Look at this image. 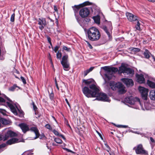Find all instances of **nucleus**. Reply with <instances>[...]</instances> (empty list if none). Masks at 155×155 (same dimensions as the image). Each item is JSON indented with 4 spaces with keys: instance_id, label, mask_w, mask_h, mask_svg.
I'll return each instance as SVG.
<instances>
[{
    "instance_id": "f257e3e1",
    "label": "nucleus",
    "mask_w": 155,
    "mask_h": 155,
    "mask_svg": "<svg viewBox=\"0 0 155 155\" xmlns=\"http://www.w3.org/2000/svg\"><path fill=\"white\" fill-rule=\"evenodd\" d=\"M87 36L88 39L91 41H98L101 37V34L99 30L95 27L89 28L87 31Z\"/></svg>"
},
{
    "instance_id": "f03ea898",
    "label": "nucleus",
    "mask_w": 155,
    "mask_h": 155,
    "mask_svg": "<svg viewBox=\"0 0 155 155\" xmlns=\"http://www.w3.org/2000/svg\"><path fill=\"white\" fill-rule=\"evenodd\" d=\"M92 91L90 90L87 87H84L82 89V91L84 94L87 97H95L98 91V87L94 84H92L89 86Z\"/></svg>"
},
{
    "instance_id": "7ed1b4c3",
    "label": "nucleus",
    "mask_w": 155,
    "mask_h": 155,
    "mask_svg": "<svg viewBox=\"0 0 155 155\" xmlns=\"http://www.w3.org/2000/svg\"><path fill=\"white\" fill-rule=\"evenodd\" d=\"M102 68L107 71L104 75L108 80H110L111 78L114 73L117 72L118 71L117 68L114 67H109L108 66H105L102 67Z\"/></svg>"
},
{
    "instance_id": "20e7f679",
    "label": "nucleus",
    "mask_w": 155,
    "mask_h": 155,
    "mask_svg": "<svg viewBox=\"0 0 155 155\" xmlns=\"http://www.w3.org/2000/svg\"><path fill=\"white\" fill-rule=\"evenodd\" d=\"M118 71L121 73L127 74L129 75V77H132L134 74L133 70L127 68L124 64H122L121 66L119 67Z\"/></svg>"
},
{
    "instance_id": "39448f33",
    "label": "nucleus",
    "mask_w": 155,
    "mask_h": 155,
    "mask_svg": "<svg viewBox=\"0 0 155 155\" xmlns=\"http://www.w3.org/2000/svg\"><path fill=\"white\" fill-rule=\"evenodd\" d=\"M95 97H96L95 100L109 102L110 101V100L106 94L103 93H99V90L98 88Z\"/></svg>"
},
{
    "instance_id": "423d86ee",
    "label": "nucleus",
    "mask_w": 155,
    "mask_h": 155,
    "mask_svg": "<svg viewBox=\"0 0 155 155\" xmlns=\"http://www.w3.org/2000/svg\"><path fill=\"white\" fill-rule=\"evenodd\" d=\"M68 55L63 56L61 61V64L63 66L64 69L66 71H68L70 69V64L68 62Z\"/></svg>"
},
{
    "instance_id": "0eeeda50",
    "label": "nucleus",
    "mask_w": 155,
    "mask_h": 155,
    "mask_svg": "<svg viewBox=\"0 0 155 155\" xmlns=\"http://www.w3.org/2000/svg\"><path fill=\"white\" fill-rule=\"evenodd\" d=\"M124 102L130 105H133L137 103L140 104V101L138 98H134L132 96L127 97L124 99Z\"/></svg>"
},
{
    "instance_id": "6e6552de",
    "label": "nucleus",
    "mask_w": 155,
    "mask_h": 155,
    "mask_svg": "<svg viewBox=\"0 0 155 155\" xmlns=\"http://www.w3.org/2000/svg\"><path fill=\"white\" fill-rule=\"evenodd\" d=\"M90 13V10L87 7H84L81 8L79 11L80 16L82 18H85L87 17Z\"/></svg>"
},
{
    "instance_id": "1a4fd4ad",
    "label": "nucleus",
    "mask_w": 155,
    "mask_h": 155,
    "mask_svg": "<svg viewBox=\"0 0 155 155\" xmlns=\"http://www.w3.org/2000/svg\"><path fill=\"white\" fill-rule=\"evenodd\" d=\"M134 149L135 150L136 153L137 154H148L147 152L143 149V146L141 144L138 145L137 147H134Z\"/></svg>"
},
{
    "instance_id": "9d476101",
    "label": "nucleus",
    "mask_w": 155,
    "mask_h": 155,
    "mask_svg": "<svg viewBox=\"0 0 155 155\" xmlns=\"http://www.w3.org/2000/svg\"><path fill=\"white\" fill-rule=\"evenodd\" d=\"M91 4V3L87 1L84 2L82 4H80L78 5H75L72 6V8L74 11V15H75L77 13L80 8L81 7H83L86 5H90Z\"/></svg>"
},
{
    "instance_id": "9b49d317",
    "label": "nucleus",
    "mask_w": 155,
    "mask_h": 155,
    "mask_svg": "<svg viewBox=\"0 0 155 155\" xmlns=\"http://www.w3.org/2000/svg\"><path fill=\"white\" fill-rule=\"evenodd\" d=\"M138 89L141 94L142 98L145 100H147L148 92V89L141 87H139Z\"/></svg>"
},
{
    "instance_id": "f8f14e48",
    "label": "nucleus",
    "mask_w": 155,
    "mask_h": 155,
    "mask_svg": "<svg viewBox=\"0 0 155 155\" xmlns=\"http://www.w3.org/2000/svg\"><path fill=\"white\" fill-rule=\"evenodd\" d=\"M38 21V24L41 25L39 26V28L41 30H42L44 28L45 26L47 25L45 18H39Z\"/></svg>"
},
{
    "instance_id": "ddd939ff",
    "label": "nucleus",
    "mask_w": 155,
    "mask_h": 155,
    "mask_svg": "<svg viewBox=\"0 0 155 155\" xmlns=\"http://www.w3.org/2000/svg\"><path fill=\"white\" fill-rule=\"evenodd\" d=\"M121 81L128 87L132 86L134 85V82L131 79L123 78L121 79Z\"/></svg>"
},
{
    "instance_id": "4468645a",
    "label": "nucleus",
    "mask_w": 155,
    "mask_h": 155,
    "mask_svg": "<svg viewBox=\"0 0 155 155\" xmlns=\"http://www.w3.org/2000/svg\"><path fill=\"white\" fill-rule=\"evenodd\" d=\"M126 16L128 20L130 21H136L138 20V18L136 15H134L132 13H127Z\"/></svg>"
},
{
    "instance_id": "2eb2a0df",
    "label": "nucleus",
    "mask_w": 155,
    "mask_h": 155,
    "mask_svg": "<svg viewBox=\"0 0 155 155\" xmlns=\"http://www.w3.org/2000/svg\"><path fill=\"white\" fill-rule=\"evenodd\" d=\"M136 78L137 81L139 83L142 84L145 82V79L142 74H136Z\"/></svg>"
},
{
    "instance_id": "dca6fc26",
    "label": "nucleus",
    "mask_w": 155,
    "mask_h": 155,
    "mask_svg": "<svg viewBox=\"0 0 155 155\" xmlns=\"http://www.w3.org/2000/svg\"><path fill=\"white\" fill-rule=\"evenodd\" d=\"M118 84V87L117 89H118L119 93L121 94H123L125 93L126 91L125 89V87L124 85L120 82H119Z\"/></svg>"
},
{
    "instance_id": "f3484780",
    "label": "nucleus",
    "mask_w": 155,
    "mask_h": 155,
    "mask_svg": "<svg viewBox=\"0 0 155 155\" xmlns=\"http://www.w3.org/2000/svg\"><path fill=\"white\" fill-rule=\"evenodd\" d=\"M20 142H24V141L17 138H13L8 140L6 142V144L7 145H11Z\"/></svg>"
},
{
    "instance_id": "a211bd4d",
    "label": "nucleus",
    "mask_w": 155,
    "mask_h": 155,
    "mask_svg": "<svg viewBox=\"0 0 155 155\" xmlns=\"http://www.w3.org/2000/svg\"><path fill=\"white\" fill-rule=\"evenodd\" d=\"M19 126L20 127L24 133H26L27 131L29 130L28 126L25 123H23L20 124H19Z\"/></svg>"
},
{
    "instance_id": "6ab92c4d",
    "label": "nucleus",
    "mask_w": 155,
    "mask_h": 155,
    "mask_svg": "<svg viewBox=\"0 0 155 155\" xmlns=\"http://www.w3.org/2000/svg\"><path fill=\"white\" fill-rule=\"evenodd\" d=\"M119 82L116 83L114 81H111L109 83V86L110 88L113 91L116 90L118 87Z\"/></svg>"
},
{
    "instance_id": "aec40b11",
    "label": "nucleus",
    "mask_w": 155,
    "mask_h": 155,
    "mask_svg": "<svg viewBox=\"0 0 155 155\" xmlns=\"http://www.w3.org/2000/svg\"><path fill=\"white\" fill-rule=\"evenodd\" d=\"M6 103L7 105L10 108L11 111L14 114H17V111L15 107L12 104L8 102H6Z\"/></svg>"
},
{
    "instance_id": "412c9836",
    "label": "nucleus",
    "mask_w": 155,
    "mask_h": 155,
    "mask_svg": "<svg viewBox=\"0 0 155 155\" xmlns=\"http://www.w3.org/2000/svg\"><path fill=\"white\" fill-rule=\"evenodd\" d=\"M102 28L107 34L109 39L111 38H112V37L111 35L110 32L111 31L112 28H110V29H108L105 26H103Z\"/></svg>"
},
{
    "instance_id": "4be33fe9",
    "label": "nucleus",
    "mask_w": 155,
    "mask_h": 155,
    "mask_svg": "<svg viewBox=\"0 0 155 155\" xmlns=\"http://www.w3.org/2000/svg\"><path fill=\"white\" fill-rule=\"evenodd\" d=\"M149 96L150 99L155 100V90H152L150 91Z\"/></svg>"
},
{
    "instance_id": "5701e85b",
    "label": "nucleus",
    "mask_w": 155,
    "mask_h": 155,
    "mask_svg": "<svg viewBox=\"0 0 155 155\" xmlns=\"http://www.w3.org/2000/svg\"><path fill=\"white\" fill-rule=\"evenodd\" d=\"M19 135L18 132L15 133L11 130H9L7 132L5 136H18Z\"/></svg>"
},
{
    "instance_id": "b1692460",
    "label": "nucleus",
    "mask_w": 155,
    "mask_h": 155,
    "mask_svg": "<svg viewBox=\"0 0 155 155\" xmlns=\"http://www.w3.org/2000/svg\"><path fill=\"white\" fill-rule=\"evenodd\" d=\"M94 82V80L92 79H87V80H83V82H84L86 85H89L91 84H94L93 83Z\"/></svg>"
},
{
    "instance_id": "393cba45",
    "label": "nucleus",
    "mask_w": 155,
    "mask_h": 155,
    "mask_svg": "<svg viewBox=\"0 0 155 155\" xmlns=\"http://www.w3.org/2000/svg\"><path fill=\"white\" fill-rule=\"evenodd\" d=\"M30 130L31 131L34 132L35 133L36 136H40L38 130L36 127H31Z\"/></svg>"
},
{
    "instance_id": "a878e982",
    "label": "nucleus",
    "mask_w": 155,
    "mask_h": 155,
    "mask_svg": "<svg viewBox=\"0 0 155 155\" xmlns=\"http://www.w3.org/2000/svg\"><path fill=\"white\" fill-rule=\"evenodd\" d=\"M147 83L150 87L153 89L155 88V83L154 82L148 80Z\"/></svg>"
},
{
    "instance_id": "bb28decb",
    "label": "nucleus",
    "mask_w": 155,
    "mask_h": 155,
    "mask_svg": "<svg viewBox=\"0 0 155 155\" xmlns=\"http://www.w3.org/2000/svg\"><path fill=\"white\" fill-rule=\"evenodd\" d=\"M94 22L97 24H99L100 23V18L99 16H97L93 17Z\"/></svg>"
},
{
    "instance_id": "cd10ccee",
    "label": "nucleus",
    "mask_w": 155,
    "mask_h": 155,
    "mask_svg": "<svg viewBox=\"0 0 155 155\" xmlns=\"http://www.w3.org/2000/svg\"><path fill=\"white\" fill-rule=\"evenodd\" d=\"M94 67H91L89 69L84 71V77L86 76L87 74H88L90 72L92 71L94 69Z\"/></svg>"
},
{
    "instance_id": "c85d7f7f",
    "label": "nucleus",
    "mask_w": 155,
    "mask_h": 155,
    "mask_svg": "<svg viewBox=\"0 0 155 155\" xmlns=\"http://www.w3.org/2000/svg\"><path fill=\"white\" fill-rule=\"evenodd\" d=\"M150 54L149 51L147 50H146L143 53V55L145 58L148 59L150 57Z\"/></svg>"
},
{
    "instance_id": "c756f323",
    "label": "nucleus",
    "mask_w": 155,
    "mask_h": 155,
    "mask_svg": "<svg viewBox=\"0 0 155 155\" xmlns=\"http://www.w3.org/2000/svg\"><path fill=\"white\" fill-rule=\"evenodd\" d=\"M0 121L4 124H7L8 123V121L7 119L1 117H0Z\"/></svg>"
},
{
    "instance_id": "7c9ffc66",
    "label": "nucleus",
    "mask_w": 155,
    "mask_h": 155,
    "mask_svg": "<svg viewBox=\"0 0 155 155\" xmlns=\"http://www.w3.org/2000/svg\"><path fill=\"white\" fill-rule=\"evenodd\" d=\"M2 136H0V140H3L4 141H5L7 140V138L8 136H5V137L3 139H2ZM6 144H3L2 145H0V148L4 147L5 146Z\"/></svg>"
},
{
    "instance_id": "2f4dec72",
    "label": "nucleus",
    "mask_w": 155,
    "mask_h": 155,
    "mask_svg": "<svg viewBox=\"0 0 155 155\" xmlns=\"http://www.w3.org/2000/svg\"><path fill=\"white\" fill-rule=\"evenodd\" d=\"M137 23L136 25L135 26V28L136 30L140 31V24L139 21V20L138 21H137Z\"/></svg>"
},
{
    "instance_id": "473e14b6",
    "label": "nucleus",
    "mask_w": 155,
    "mask_h": 155,
    "mask_svg": "<svg viewBox=\"0 0 155 155\" xmlns=\"http://www.w3.org/2000/svg\"><path fill=\"white\" fill-rule=\"evenodd\" d=\"M129 49L133 52H139L140 51V49L137 48H130Z\"/></svg>"
},
{
    "instance_id": "72a5a7b5",
    "label": "nucleus",
    "mask_w": 155,
    "mask_h": 155,
    "mask_svg": "<svg viewBox=\"0 0 155 155\" xmlns=\"http://www.w3.org/2000/svg\"><path fill=\"white\" fill-rule=\"evenodd\" d=\"M54 138V139L55 141L57 143H62V140L60 138L58 137Z\"/></svg>"
},
{
    "instance_id": "f704fd0d",
    "label": "nucleus",
    "mask_w": 155,
    "mask_h": 155,
    "mask_svg": "<svg viewBox=\"0 0 155 155\" xmlns=\"http://www.w3.org/2000/svg\"><path fill=\"white\" fill-rule=\"evenodd\" d=\"M17 87H18V86L16 84H15L12 86L10 87L9 90L10 91H14Z\"/></svg>"
},
{
    "instance_id": "c9c22d12",
    "label": "nucleus",
    "mask_w": 155,
    "mask_h": 155,
    "mask_svg": "<svg viewBox=\"0 0 155 155\" xmlns=\"http://www.w3.org/2000/svg\"><path fill=\"white\" fill-rule=\"evenodd\" d=\"M45 127L48 129L49 130L51 131H52V128L51 126L49 124H47L45 125Z\"/></svg>"
},
{
    "instance_id": "e433bc0d",
    "label": "nucleus",
    "mask_w": 155,
    "mask_h": 155,
    "mask_svg": "<svg viewBox=\"0 0 155 155\" xmlns=\"http://www.w3.org/2000/svg\"><path fill=\"white\" fill-rule=\"evenodd\" d=\"M0 113L4 115H6V111L4 109L0 108Z\"/></svg>"
},
{
    "instance_id": "4c0bfd02",
    "label": "nucleus",
    "mask_w": 155,
    "mask_h": 155,
    "mask_svg": "<svg viewBox=\"0 0 155 155\" xmlns=\"http://www.w3.org/2000/svg\"><path fill=\"white\" fill-rule=\"evenodd\" d=\"M61 52H59V51H58L56 54L57 58L61 59Z\"/></svg>"
},
{
    "instance_id": "58836bf2",
    "label": "nucleus",
    "mask_w": 155,
    "mask_h": 155,
    "mask_svg": "<svg viewBox=\"0 0 155 155\" xmlns=\"http://www.w3.org/2000/svg\"><path fill=\"white\" fill-rule=\"evenodd\" d=\"M52 131L54 134L56 136H63L61 134H60L58 132L55 130H52Z\"/></svg>"
},
{
    "instance_id": "ea45409f",
    "label": "nucleus",
    "mask_w": 155,
    "mask_h": 155,
    "mask_svg": "<svg viewBox=\"0 0 155 155\" xmlns=\"http://www.w3.org/2000/svg\"><path fill=\"white\" fill-rule=\"evenodd\" d=\"M15 14L14 13L13 14H12L11 17L10 18V21L12 22H13L15 20Z\"/></svg>"
},
{
    "instance_id": "a19ab883",
    "label": "nucleus",
    "mask_w": 155,
    "mask_h": 155,
    "mask_svg": "<svg viewBox=\"0 0 155 155\" xmlns=\"http://www.w3.org/2000/svg\"><path fill=\"white\" fill-rule=\"evenodd\" d=\"M63 49L64 50L66 51H67L69 52L71 51V49L70 48H68L66 46H63Z\"/></svg>"
},
{
    "instance_id": "79ce46f5",
    "label": "nucleus",
    "mask_w": 155,
    "mask_h": 155,
    "mask_svg": "<svg viewBox=\"0 0 155 155\" xmlns=\"http://www.w3.org/2000/svg\"><path fill=\"white\" fill-rule=\"evenodd\" d=\"M21 79L22 81L23 82L24 84H25L26 83V80L25 78L22 76L21 77Z\"/></svg>"
},
{
    "instance_id": "37998d69",
    "label": "nucleus",
    "mask_w": 155,
    "mask_h": 155,
    "mask_svg": "<svg viewBox=\"0 0 155 155\" xmlns=\"http://www.w3.org/2000/svg\"><path fill=\"white\" fill-rule=\"evenodd\" d=\"M47 39H48V42H49L50 45L51 46L52 48L53 49V46H52V45L51 41V39L49 37H47Z\"/></svg>"
},
{
    "instance_id": "c03bdc74",
    "label": "nucleus",
    "mask_w": 155,
    "mask_h": 155,
    "mask_svg": "<svg viewBox=\"0 0 155 155\" xmlns=\"http://www.w3.org/2000/svg\"><path fill=\"white\" fill-rule=\"evenodd\" d=\"M49 97L51 100L53 99L54 98V94L53 92H51L49 94Z\"/></svg>"
},
{
    "instance_id": "a18cd8bd",
    "label": "nucleus",
    "mask_w": 155,
    "mask_h": 155,
    "mask_svg": "<svg viewBox=\"0 0 155 155\" xmlns=\"http://www.w3.org/2000/svg\"><path fill=\"white\" fill-rule=\"evenodd\" d=\"M59 48V46H56L54 47V52L56 53L57 52V51L58 50Z\"/></svg>"
},
{
    "instance_id": "49530a36",
    "label": "nucleus",
    "mask_w": 155,
    "mask_h": 155,
    "mask_svg": "<svg viewBox=\"0 0 155 155\" xmlns=\"http://www.w3.org/2000/svg\"><path fill=\"white\" fill-rule=\"evenodd\" d=\"M32 105L33 106V109L35 111L37 109V107L35 105L34 102L32 103Z\"/></svg>"
},
{
    "instance_id": "de8ad7c7",
    "label": "nucleus",
    "mask_w": 155,
    "mask_h": 155,
    "mask_svg": "<svg viewBox=\"0 0 155 155\" xmlns=\"http://www.w3.org/2000/svg\"><path fill=\"white\" fill-rule=\"evenodd\" d=\"M116 126L118 127H123V128H126L127 127V126L126 125H119Z\"/></svg>"
},
{
    "instance_id": "09e8293b",
    "label": "nucleus",
    "mask_w": 155,
    "mask_h": 155,
    "mask_svg": "<svg viewBox=\"0 0 155 155\" xmlns=\"http://www.w3.org/2000/svg\"><path fill=\"white\" fill-rule=\"evenodd\" d=\"M105 146L106 147V148H107V151L108 152H109V151L110 150V148L109 147L107 143H105Z\"/></svg>"
},
{
    "instance_id": "8fccbe9b",
    "label": "nucleus",
    "mask_w": 155,
    "mask_h": 155,
    "mask_svg": "<svg viewBox=\"0 0 155 155\" xmlns=\"http://www.w3.org/2000/svg\"><path fill=\"white\" fill-rule=\"evenodd\" d=\"M109 133V134L110 135H114V133H115V131H114V130H113L112 131V132H108Z\"/></svg>"
},
{
    "instance_id": "3c124183",
    "label": "nucleus",
    "mask_w": 155,
    "mask_h": 155,
    "mask_svg": "<svg viewBox=\"0 0 155 155\" xmlns=\"http://www.w3.org/2000/svg\"><path fill=\"white\" fill-rule=\"evenodd\" d=\"M5 102L4 99L0 97V102Z\"/></svg>"
},
{
    "instance_id": "603ef678",
    "label": "nucleus",
    "mask_w": 155,
    "mask_h": 155,
    "mask_svg": "<svg viewBox=\"0 0 155 155\" xmlns=\"http://www.w3.org/2000/svg\"><path fill=\"white\" fill-rule=\"evenodd\" d=\"M86 42L89 48L91 49H92V45L89 43L88 41H86Z\"/></svg>"
},
{
    "instance_id": "864d4df0",
    "label": "nucleus",
    "mask_w": 155,
    "mask_h": 155,
    "mask_svg": "<svg viewBox=\"0 0 155 155\" xmlns=\"http://www.w3.org/2000/svg\"><path fill=\"white\" fill-rule=\"evenodd\" d=\"M150 143H154L155 142L154 140L152 137H150Z\"/></svg>"
},
{
    "instance_id": "5fc2aeb1",
    "label": "nucleus",
    "mask_w": 155,
    "mask_h": 155,
    "mask_svg": "<svg viewBox=\"0 0 155 155\" xmlns=\"http://www.w3.org/2000/svg\"><path fill=\"white\" fill-rule=\"evenodd\" d=\"M63 149H64V150H66L68 152H72V151L71 150H69L68 149H67L66 148H63Z\"/></svg>"
},
{
    "instance_id": "6e6d98bb",
    "label": "nucleus",
    "mask_w": 155,
    "mask_h": 155,
    "mask_svg": "<svg viewBox=\"0 0 155 155\" xmlns=\"http://www.w3.org/2000/svg\"><path fill=\"white\" fill-rule=\"evenodd\" d=\"M4 97H5L9 101L12 102V101L10 100V99L8 97H7L6 95L4 96Z\"/></svg>"
},
{
    "instance_id": "4d7b16f0",
    "label": "nucleus",
    "mask_w": 155,
    "mask_h": 155,
    "mask_svg": "<svg viewBox=\"0 0 155 155\" xmlns=\"http://www.w3.org/2000/svg\"><path fill=\"white\" fill-rule=\"evenodd\" d=\"M65 101L66 102L67 104L70 107V104L69 103V102L68 100V99H65Z\"/></svg>"
},
{
    "instance_id": "13d9d810",
    "label": "nucleus",
    "mask_w": 155,
    "mask_h": 155,
    "mask_svg": "<svg viewBox=\"0 0 155 155\" xmlns=\"http://www.w3.org/2000/svg\"><path fill=\"white\" fill-rule=\"evenodd\" d=\"M54 10L56 11V12H57L58 11V9H57V8L56 7V6H55V5H54Z\"/></svg>"
},
{
    "instance_id": "bf43d9fd",
    "label": "nucleus",
    "mask_w": 155,
    "mask_h": 155,
    "mask_svg": "<svg viewBox=\"0 0 155 155\" xmlns=\"http://www.w3.org/2000/svg\"><path fill=\"white\" fill-rule=\"evenodd\" d=\"M54 81H55V85H58V84L57 82V80H56V78H55Z\"/></svg>"
},
{
    "instance_id": "052dcab7",
    "label": "nucleus",
    "mask_w": 155,
    "mask_h": 155,
    "mask_svg": "<svg viewBox=\"0 0 155 155\" xmlns=\"http://www.w3.org/2000/svg\"><path fill=\"white\" fill-rule=\"evenodd\" d=\"M96 131L97 133V134L99 135V136H101V134L97 131L96 130Z\"/></svg>"
},
{
    "instance_id": "680f3d73",
    "label": "nucleus",
    "mask_w": 155,
    "mask_h": 155,
    "mask_svg": "<svg viewBox=\"0 0 155 155\" xmlns=\"http://www.w3.org/2000/svg\"><path fill=\"white\" fill-rule=\"evenodd\" d=\"M19 112L20 113V114H21V115H23L24 112H23V111H20L19 110Z\"/></svg>"
},
{
    "instance_id": "e2e57ef3",
    "label": "nucleus",
    "mask_w": 155,
    "mask_h": 155,
    "mask_svg": "<svg viewBox=\"0 0 155 155\" xmlns=\"http://www.w3.org/2000/svg\"><path fill=\"white\" fill-rule=\"evenodd\" d=\"M149 2H155V0H148Z\"/></svg>"
},
{
    "instance_id": "0e129e2a",
    "label": "nucleus",
    "mask_w": 155,
    "mask_h": 155,
    "mask_svg": "<svg viewBox=\"0 0 155 155\" xmlns=\"http://www.w3.org/2000/svg\"><path fill=\"white\" fill-rule=\"evenodd\" d=\"M39 136H35V137L34 138V139H36L39 137Z\"/></svg>"
},
{
    "instance_id": "69168bd1",
    "label": "nucleus",
    "mask_w": 155,
    "mask_h": 155,
    "mask_svg": "<svg viewBox=\"0 0 155 155\" xmlns=\"http://www.w3.org/2000/svg\"><path fill=\"white\" fill-rule=\"evenodd\" d=\"M56 87L57 89L59 91V88L58 85H56Z\"/></svg>"
},
{
    "instance_id": "338daca9",
    "label": "nucleus",
    "mask_w": 155,
    "mask_h": 155,
    "mask_svg": "<svg viewBox=\"0 0 155 155\" xmlns=\"http://www.w3.org/2000/svg\"><path fill=\"white\" fill-rule=\"evenodd\" d=\"M100 138L102 140H103V138L102 136H100Z\"/></svg>"
},
{
    "instance_id": "774afa93",
    "label": "nucleus",
    "mask_w": 155,
    "mask_h": 155,
    "mask_svg": "<svg viewBox=\"0 0 155 155\" xmlns=\"http://www.w3.org/2000/svg\"><path fill=\"white\" fill-rule=\"evenodd\" d=\"M46 17L48 18L49 19H50L51 18L49 16H47Z\"/></svg>"
}]
</instances>
